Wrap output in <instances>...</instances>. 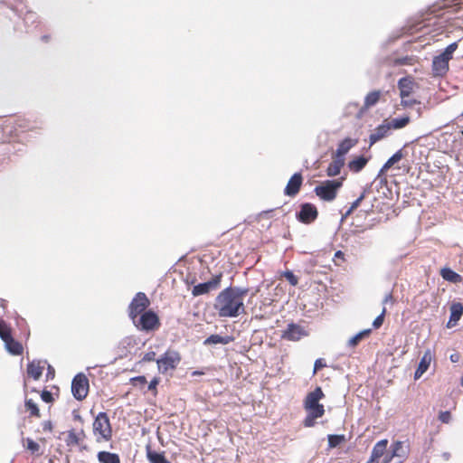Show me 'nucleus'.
Masks as SVG:
<instances>
[{
    "label": "nucleus",
    "instance_id": "50",
    "mask_svg": "<svg viewBox=\"0 0 463 463\" xmlns=\"http://www.w3.org/2000/svg\"><path fill=\"white\" fill-rule=\"evenodd\" d=\"M388 302H393V297L392 293H388L383 300V304H387Z\"/></svg>",
    "mask_w": 463,
    "mask_h": 463
},
{
    "label": "nucleus",
    "instance_id": "8",
    "mask_svg": "<svg viewBox=\"0 0 463 463\" xmlns=\"http://www.w3.org/2000/svg\"><path fill=\"white\" fill-rule=\"evenodd\" d=\"M133 324L138 330L145 332L156 331L161 326L159 317L151 309L143 313Z\"/></svg>",
    "mask_w": 463,
    "mask_h": 463
},
{
    "label": "nucleus",
    "instance_id": "4",
    "mask_svg": "<svg viewBox=\"0 0 463 463\" xmlns=\"http://www.w3.org/2000/svg\"><path fill=\"white\" fill-rule=\"evenodd\" d=\"M181 361V354L177 350L168 348L156 359L158 372L162 374H172L177 369Z\"/></svg>",
    "mask_w": 463,
    "mask_h": 463
},
{
    "label": "nucleus",
    "instance_id": "37",
    "mask_svg": "<svg viewBox=\"0 0 463 463\" xmlns=\"http://www.w3.org/2000/svg\"><path fill=\"white\" fill-rule=\"evenodd\" d=\"M24 441L25 443L24 446L26 449H28L32 454H40V445L36 441L31 438H26Z\"/></svg>",
    "mask_w": 463,
    "mask_h": 463
},
{
    "label": "nucleus",
    "instance_id": "43",
    "mask_svg": "<svg viewBox=\"0 0 463 463\" xmlns=\"http://www.w3.org/2000/svg\"><path fill=\"white\" fill-rule=\"evenodd\" d=\"M41 398L46 403H51L53 402V397H52V392L49 391H46V390H44L41 392Z\"/></svg>",
    "mask_w": 463,
    "mask_h": 463
},
{
    "label": "nucleus",
    "instance_id": "53",
    "mask_svg": "<svg viewBox=\"0 0 463 463\" xmlns=\"http://www.w3.org/2000/svg\"><path fill=\"white\" fill-rule=\"evenodd\" d=\"M450 360L453 362V363H456L458 361V354H452L450 356Z\"/></svg>",
    "mask_w": 463,
    "mask_h": 463
},
{
    "label": "nucleus",
    "instance_id": "28",
    "mask_svg": "<svg viewBox=\"0 0 463 463\" xmlns=\"http://www.w3.org/2000/svg\"><path fill=\"white\" fill-rule=\"evenodd\" d=\"M97 458L99 463H120L118 454L109 451H99L97 454Z\"/></svg>",
    "mask_w": 463,
    "mask_h": 463
},
{
    "label": "nucleus",
    "instance_id": "33",
    "mask_svg": "<svg viewBox=\"0 0 463 463\" xmlns=\"http://www.w3.org/2000/svg\"><path fill=\"white\" fill-rule=\"evenodd\" d=\"M370 334L371 329H364L359 332L358 334H356L355 335L349 339L348 345L351 347L356 346L362 339H364V337H368Z\"/></svg>",
    "mask_w": 463,
    "mask_h": 463
},
{
    "label": "nucleus",
    "instance_id": "14",
    "mask_svg": "<svg viewBox=\"0 0 463 463\" xmlns=\"http://www.w3.org/2000/svg\"><path fill=\"white\" fill-rule=\"evenodd\" d=\"M391 133V127L389 126V120L385 119L383 122L379 125L373 133L369 136L370 146H373L376 142L382 140L383 138L388 137Z\"/></svg>",
    "mask_w": 463,
    "mask_h": 463
},
{
    "label": "nucleus",
    "instance_id": "17",
    "mask_svg": "<svg viewBox=\"0 0 463 463\" xmlns=\"http://www.w3.org/2000/svg\"><path fill=\"white\" fill-rule=\"evenodd\" d=\"M450 316L447 323V327H454L463 315V305L460 302H453L449 307Z\"/></svg>",
    "mask_w": 463,
    "mask_h": 463
},
{
    "label": "nucleus",
    "instance_id": "46",
    "mask_svg": "<svg viewBox=\"0 0 463 463\" xmlns=\"http://www.w3.org/2000/svg\"><path fill=\"white\" fill-rule=\"evenodd\" d=\"M326 366V364L324 359H322V358L317 359L315 362V364H314L313 373L316 374L317 371H319L320 369H322Z\"/></svg>",
    "mask_w": 463,
    "mask_h": 463
},
{
    "label": "nucleus",
    "instance_id": "52",
    "mask_svg": "<svg viewBox=\"0 0 463 463\" xmlns=\"http://www.w3.org/2000/svg\"><path fill=\"white\" fill-rule=\"evenodd\" d=\"M458 5H455V6H452V7H449L448 10H447V14H454L458 11Z\"/></svg>",
    "mask_w": 463,
    "mask_h": 463
},
{
    "label": "nucleus",
    "instance_id": "9",
    "mask_svg": "<svg viewBox=\"0 0 463 463\" xmlns=\"http://www.w3.org/2000/svg\"><path fill=\"white\" fill-rule=\"evenodd\" d=\"M90 383L83 373H77L71 382V392L77 401H83L89 394Z\"/></svg>",
    "mask_w": 463,
    "mask_h": 463
},
{
    "label": "nucleus",
    "instance_id": "49",
    "mask_svg": "<svg viewBox=\"0 0 463 463\" xmlns=\"http://www.w3.org/2000/svg\"><path fill=\"white\" fill-rule=\"evenodd\" d=\"M72 417H73V420H74L75 421H78V422H80V423H81V424H83V423H84V420H83V418L81 417V415L80 414V411H79L78 410H74V411H72Z\"/></svg>",
    "mask_w": 463,
    "mask_h": 463
},
{
    "label": "nucleus",
    "instance_id": "54",
    "mask_svg": "<svg viewBox=\"0 0 463 463\" xmlns=\"http://www.w3.org/2000/svg\"><path fill=\"white\" fill-rule=\"evenodd\" d=\"M203 372L194 371V372H193V373H192V374H193V375H201V374H203Z\"/></svg>",
    "mask_w": 463,
    "mask_h": 463
},
{
    "label": "nucleus",
    "instance_id": "35",
    "mask_svg": "<svg viewBox=\"0 0 463 463\" xmlns=\"http://www.w3.org/2000/svg\"><path fill=\"white\" fill-rule=\"evenodd\" d=\"M12 336V330L9 325L3 319H0V337L5 342Z\"/></svg>",
    "mask_w": 463,
    "mask_h": 463
},
{
    "label": "nucleus",
    "instance_id": "19",
    "mask_svg": "<svg viewBox=\"0 0 463 463\" xmlns=\"http://www.w3.org/2000/svg\"><path fill=\"white\" fill-rule=\"evenodd\" d=\"M86 438L85 431L80 430V432H76L74 429L70 430L66 433L65 443L67 447L79 446Z\"/></svg>",
    "mask_w": 463,
    "mask_h": 463
},
{
    "label": "nucleus",
    "instance_id": "45",
    "mask_svg": "<svg viewBox=\"0 0 463 463\" xmlns=\"http://www.w3.org/2000/svg\"><path fill=\"white\" fill-rule=\"evenodd\" d=\"M345 261V253L341 250H337L334 256V262L336 265H341Z\"/></svg>",
    "mask_w": 463,
    "mask_h": 463
},
{
    "label": "nucleus",
    "instance_id": "32",
    "mask_svg": "<svg viewBox=\"0 0 463 463\" xmlns=\"http://www.w3.org/2000/svg\"><path fill=\"white\" fill-rule=\"evenodd\" d=\"M380 90H373L369 92L364 99V107L368 109L374 106L380 100Z\"/></svg>",
    "mask_w": 463,
    "mask_h": 463
},
{
    "label": "nucleus",
    "instance_id": "6",
    "mask_svg": "<svg viewBox=\"0 0 463 463\" xmlns=\"http://www.w3.org/2000/svg\"><path fill=\"white\" fill-rule=\"evenodd\" d=\"M342 179L326 180L314 189L316 195L325 202H332L336 196L338 190L342 187Z\"/></svg>",
    "mask_w": 463,
    "mask_h": 463
},
{
    "label": "nucleus",
    "instance_id": "47",
    "mask_svg": "<svg viewBox=\"0 0 463 463\" xmlns=\"http://www.w3.org/2000/svg\"><path fill=\"white\" fill-rule=\"evenodd\" d=\"M156 352L154 351H151V352H147L144 354L143 358H142V362H152V361H156Z\"/></svg>",
    "mask_w": 463,
    "mask_h": 463
},
{
    "label": "nucleus",
    "instance_id": "15",
    "mask_svg": "<svg viewBox=\"0 0 463 463\" xmlns=\"http://www.w3.org/2000/svg\"><path fill=\"white\" fill-rule=\"evenodd\" d=\"M307 332L299 325L291 323L282 334V338L289 341H298L307 335Z\"/></svg>",
    "mask_w": 463,
    "mask_h": 463
},
{
    "label": "nucleus",
    "instance_id": "16",
    "mask_svg": "<svg viewBox=\"0 0 463 463\" xmlns=\"http://www.w3.org/2000/svg\"><path fill=\"white\" fill-rule=\"evenodd\" d=\"M45 361L33 360L27 364L26 373L28 377L33 378L34 381H38L44 370Z\"/></svg>",
    "mask_w": 463,
    "mask_h": 463
},
{
    "label": "nucleus",
    "instance_id": "5",
    "mask_svg": "<svg viewBox=\"0 0 463 463\" xmlns=\"http://www.w3.org/2000/svg\"><path fill=\"white\" fill-rule=\"evenodd\" d=\"M458 48V43H452L442 53L437 55L432 61V73L434 76L442 77L449 71V62L453 58V53Z\"/></svg>",
    "mask_w": 463,
    "mask_h": 463
},
{
    "label": "nucleus",
    "instance_id": "7",
    "mask_svg": "<svg viewBox=\"0 0 463 463\" xmlns=\"http://www.w3.org/2000/svg\"><path fill=\"white\" fill-rule=\"evenodd\" d=\"M150 300L144 292H137L128 307V315L132 323H136L143 313L147 311L150 306Z\"/></svg>",
    "mask_w": 463,
    "mask_h": 463
},
{
    "label": "nucleus",
    "instance_id": "2",
    "mask_svg": "<svg viewBox=\"0 0 463 463\" xmlns=\"http://www.w3.org/2000/svg\"><path fill=\"white\" fill-rule=\"evenodd\" d=\"M325 398V393L320 386L315 388L314 391L308 392L303 401V407L307 415L303 420L306 428L314 427L316 420L324 416L325 407L319 402Z\"/></svg>",
    "mask_w": 463,
    "mask_h": 463
},
{
    "label": "nucleus",
    "instance_id": "39",
    "mask_svg": "<svg viewBox=\"0 0 463 463\" xmlns=\"http://www.w3.org/2000/svg\"><path fill=\"white\" fill-rule=\"evenodd\" d=\"M130 383L135 387L143 388L146 384L147 381L145 376L140 375L131 378Z\"/></svg>",
    "mask_w": 463,
    "mask_h": 463
},
{
    "label": "nucleus",
    "instance_id": "30",
    "mask_svg": "<svg viewBox=\"0 0 463 463\" xmlns=\"http://www.w3.org/2000/svg\"><path fill=\"white\" fill-rule=\"evenodd\" d=\"M440 275L445 280L452 283H459L462 281V277L449 268L442 269Z\"/></svg>",
    "mask_w": 463,
    "mask_h": 463
},
{
    "label": "nucleus",
    "instance_id": "40",
    "mask_svg": "<svg viewBox=\"0 0 463 463\" xmlns=\"http://www.w3.org/2000/svg\"><path fill=\"white\" fill-rule=\"evenodd\" d=\"M283 277L288 281L291 286H297L298 283V279L294 273L290 270H287L283 273Z\"/></svg>",
    "mask_w": 463,
    "mask_h": 463
},
{
    "label": "nucleus",
    "instance_id": "48",
    "mask_svg": "<svg viewBox=\"0 0 463 463\" xmlns=\"http://www.w3.org/2000/svg\"><path fill=\"white\" fill-rule=\"evenodd\" d=\"M42 427H43V431H48V432H52V429H53V426H52V423L51 420H45L42 423Z\"/></svg>",
    "mask_w": 463,
    "mask_h": 463
},
{
    "label": "nucleus",
    "instance_id": "23",
    "mask_svg": "<svg viewBox=\"0 0 463 463\" xmlns=\"http://www.w3.org/2000/svg\"><path fill=\"white\" fill-rule=\"evenodd\" d=\"M431 362V355L426 352L420 359V362L414 373V378L419 379L429 368Z\"/></svg>",
    "mask_w": 463,
    "mask_h": 463
},
{
    "label": "nucleus",
    "instance_id": "51",
    "mask_svg": "<svg viewBox=\"0 0 463 463\" xmlns=\"http://www.w3.org/2000/svg\"><path fill=\"white\" fill-rule=\"evenodd\" d=\"M54 373V369L51 365H48L47 378H53Z\"/></svg>",
    "mask_w": 463,
    "mask_h": 463
},
{
    "label": "nucleus",
    "instance_id": "18",
    "mask_svg": "<svg viewBox=\"0 0 463 463\" xmlns=\"http://www.w3.org/2000/svg\"><path fill=\"white\" fill-rule=\"evenodd\" d=\"M414 82L409 78H402L398 81V88L400 90V96L402 103L407 105L405 98L410 97L413 91Z\"/></svg>",
    "mask_w": 463,
    "mask_h": 463
},
{
    "label": "nucleus",
    "instance_id": "24",
    "mask_svg": "<svg viewBox=\"0 0 463 463\" xmlns=\"http://www.w3.org/2000/svg\"><path fill=\"white\" fill-rule=\"evenodd\" d=\"M24 409L30 418L39 419L42 416L38 404L31 398H25Z\"/></svg>",
    "mask_w": 463,
    "mask_h": 463
},
{
    "label": "nucleus",
    "instance_id": "25",
    "mask_svg": "<svg viewBox=\"0 0 463 463\" xmlns=\"http://www.w3.org/2000/svg\"><path fill=\"white\" fill-rule=\"evenodd\" d=\"M146 458L150 463H171L164 452L152 450L150 447L146 448Z\"/></svg>",
    "mask_w": 463,
    "mask_h": 463
},
{
    "label": "nucleus",
    "instance_id": "55",
    "mask_svg": "<svg viewBox=\"0 0 463 463\" xmlns=\"http://www.w3.org/2000/svg\"><path fill=\"white\" fill-rule=\"evenodd\" d=\"M48 38H49L48 36H43V40H44V41H48Z\"/></svg>",
    "mask_w": 463,
    "mask_h": 463
},
{
    "label": "nucleus",
    "instance_id": "11",
    "mask_svg": "<svg viewBox=\"0 0 463 463\" xmlns=\"http://www.w3.org/2000/svg\"><path fill=\"white\" fill-rule=\"evenodd\" d=\"M391 449V452L384 457L383 463H402L407 458V450L404 449L403 442L394 441Z\"/></svg>",
    "mask_w": 463,
    "mask_h": 463
},
{
    "label": "nucleus",
    "instance_id": "22",
    "mask_svg": "<svg viewBox=\"0 0 463 463\" xmlns=\"http://www.w3.org/2000/svg\"><path fill=\"white\" fill-rule=\"evenodd\" d=\"M344 165L345 159L335 156L326 168L327 176L333 177L338 175Z\"/></svg>",
    "mask_w": 463,
    "mask_h": 463
},
{
    "label": "nucleus",
    "instance_id": "41",
    "mask_svg": "<svg viewBox=\"0 0 463 463\" xmlns=\"http://www.w3.org/2000/svg\"><path fill=\"white\" fill-rule=\"evenodd\" d=\"M385 314H386V308L383 307V310H382V313L373 322V326L375 329H378V328H380L383 326V321H384Z\"/></svg>",
    "mask_w": 463,
    "mask_h": 463
},
{
    "label": "nucleus",
    "instance_id": "21",
    "mask_svg": "<svg viewBox=\"0 0 463 463\" xmlns=\"http://www.w3.org/2000/svg\"><path fill=\"white\" fill-rule=\"evenodd\" d=\"M388 439H384L378 441L373 448L370 460L374 463H378L380 458H382L387 449Z\"/></svg>",
    "mask_w": 463,
    "mask_h": 463
},
{
    "label": "nucleus",
    "instance_id": "31",
    "mask_svg": "<svg viewBox=\"0 0 463 463\" xmlns=\"http://www.w3.org/2000/svg\"><path fill=\"white\" fill-rule=\"evenodd\" d=\"M354 146L351 138L344 139L337 146L336 156L344 158V156Z\"/></svg>",
    "mask_w": 463,
    "mask_h": 463
},
{
    "label": "nucleus",
    "instance_id": "56",
    "mask_svg": "<svg viewBox=\"0 0 463 463\" xmlns=\"http://www.w3.org/2000/svg\"><path fill=\"white\" fill-rule=\"evenodd\" d=\"M461 384L463 385V376H462V379H461Z\"/></svg>",
    "mask_w": 463,
    "mask_h": 463
},
{
    "label": "nucleus",
    "instance_id": "34",
    "mask_svg": "<svg viewBox=\"0 0 463 463\" xmlns=\"http://www.w3.org/2000/svg\"><path fill=\"white\" fill-rule=\"evenodd\" d=\"M410 122L409 117H402L400 118H393L392 120H389V126L392 129H400L404 127H406Z\"/></svg>",
    "mask_w": 463,
    "mask_h": 463
},
{
    "label": "nucleus",
    "instance_id": "12",
    "mask_svg": "<svg viewBox=\"0 0 463 463\" xmlns=\"http://www.w3.org/2000/svg\"><path fill=\"white\" fill-rule=\"evenodd\" d=\"M222 278V274L219 273L213 276L209 281L194 286L192 289V295L194 297H198L217 289L220 287Z\"/></svg>",
    "mask_w": 463,
    "mask_h": 463
},
{
    "label": "nucleus",
    "instance_id": "20",
    "mask_svg": "<svg viewBox=\"0 0 463 463\" xmlns=\"http://www.w3.org/2000/svg\"><path fill=\"white\" fill-rule=\"evenodd\" d=\"M406 155L407 152L403 148H401L398 151H396L382 166L380 174H385L391 167H392L395 164H397L403 157H405Z\"/></svg>",
    "mask_w": 463,
    "mask_h": 463
},
{
    "label": "nucleus",
    "instance_id": "13",
    "mask_svg": "<svg viewBox=\"0 0 463 463\" xmlns=\"http://www.w3.org/2000/svg\"><path fill=\"white\" fill-rule=\"evenodd\" d=\"M303 175L301 173H295L288 180L284 194L289 197H295L300 191L303 184Z\"/></svg>",
    "mask_w": 463,
    "mask_h": 463
},
{
    "label": "nucleus",
    "instance_id": "44",
    "mask_svg": "<svg viewBox=\"0 0 463 463\" xmlns=\"http://www.w3.org/2000/svg\"><path fill=\"white\" fill-rule=\"evenodd\" d=\"M439 420L442 422V423H449L451 420V414L449 411H441L439 415Z\"/></svg>",
    "mask_w": 463,
    "mask_h": 463
},
{
    "label": "nucleus",
    "instance_id": "29",
    "mask_svg": "<svg viewBox=\"0 0 463 463\" xmlns=\"http://www.w3.org/2000/svg\"><path fill=\"white\" fill-rule=\"evenodd\" d=\"M232 340H233V338L229 335L222 336L219 335H211L209 337H207L204 340L203 344L206 345H217V344L227 345V344L231 343Z\"/></svg>",
    "mask_w": 463,
    "mask_h": 463
},
{
    "label": "nucleus",
    "instance_id": "27",
    "mask_svg": "<svg viewBox=\"0 0 463 463\" xmlns=\"http://www.w3.org/2000/svg\"><path fill=\"white\" fill-rule=\"evenodd\" d=\"M4 343L5 345L7 351L10 354L14 355H20L23 354V345L20 342L14 340L13 336L9 337V339L5 340Z\"/></svg>",
    "mask_w": 463,
    "mask_h": 463
},
{
    "label": "nucleus",
    "instance_id": "26",
    "mask_svg": "<svg viewBox=\"0 0 463 463\" xmlns=\"http://www.w3.org/2000/svg\"><path fill=\"white\" fill-rule=\"evenodd\" d=\"M369 158L360 156L350 160L348 163V168L354 173L360 172L368 163Z\"/></svg>",
    "mask_w": 463,
    "mask_h": 463
},
{
    "label": "nucleus",
    "instance_id": "10",
    "mask_svg": "<svg viewBox=\"0 0 463 463\" xmlns=\"http://www.w3.org/2000/svg\"><path fill=\"white\" fill-rule=\"evenodd\" d=\"M296 216L300 222L310 224L317 219L318 211L313 203H305L300 205V209Z\"/></svg>",
    "mask_w": 463,
    "mask_h": 463
},
{
    "label": "nucleus",
    "instance_id": "36",
    "mask_svg": "<svg viewBox=\"0 0 463 463\" xmlns=\"http://www.w3.org/2000/svg\"><path fill=\"white\" fill-rule=\"evenodd\" d=\"M327 439H328V446L331 449L336 448L337 446H339L340 444H342L343 442L345 441V435L331 434V435H328Z\"/></svg>",
    "mask_w": 463,
    "mask_h": 463
},
{
    "label": "nucleus",
    "instance_id": "1",
    "mask_svg": "<svg viewBox=\"0 0 463 463\" xmlns=\"http://www.w3.org/2000/svg\"><path fill=\"white\" fill-rule=\"evenodd\" d=\"M248 288L229 287L222 290L215 298L214 309L221 317H236L245 313L244 298Z\"/></svg>",
    "mask_w": 463,
    "mask_h": 463
},
{
    "label": "nucleus",
    "instance_id": "3",
    "mask_svg": "<svg viewBox=\"0 0 463 463\" xmlns=\"http://www.w3.org/2000/svg\"><path fill=\"white\" fill-rule=\"evenodd\" d=\"M92 432L96 442L102 443L111 440L113 430L109 418L106 412H99L92 423Z\"/></svg>",
    "mask_w": 463,
    "mask_h": 463
},
{
    "label": "nucleus",
    "instance_id": "57",
    "mask_svg": "<svg viewBox=\"0 0 463 463\" xmlns=\"http://www.w3.org/2000/svg\"><path fill=\"white\" fill-rule=\"evenodd\" d=\"M461 116L463 117V112H462Z\"/></svg>",
    "mask_w": 463,
    "mask_h": 463
},
{
    "label": "nucleus",
    "instance_id": "42",
    "mask_svg": "<svg viewBox=\"0 0 463 463\" xmlns=\"http://www.w3.org/2000/svg\"><path fill=\"white\" fill-rule=\"evenodd\" d=\"M159 383L160 379L158 377H154L147 386L148 391L151 392L154 396L157 394V385Z\"/></svg>",
    "mask_w": 463,
    "mask_h": 463
},
{
    "label": "nucleus",
    "instance_id": "38",
    "mask_svg": "<svg viewBox=\"0 0 463 463\" xmlns=\"http://www.w3.org/2000/svg\"><path fill=\"white\" fill-rule=\"evenodd\" d=\"M365 197V191H364L361 195L352 203L351 206L349 207V209L345 212V213L344 214V217H347L349 215L352 214V213L356 210L361 203L363 202V200L364 199Z\"/></svg>",
    "mask_w": 463,
    "mask_h": 463
}]
</instances>
